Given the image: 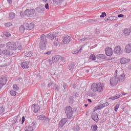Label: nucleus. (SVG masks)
<instances>
[{
    "instance_id": "1",
    "label": "nucleus",
    "mask_w": 131,
    "mask_h": 131,
    "mask_svg": "<svg viewBox=\"0 0 131 131\" xmlns=\"http://www.w3.org/2000/svg\"><path fill=\"white\" fill-rule=\"evenodd\" d=\"M105 85L103 83H99L97 84L94 83L91 85V90L94 93H102L104 91Z\"/></svg>"
},
{
    "instance_id": "2",
    "label": "nucleus",
    "mask_w": 131,
    "mask_h": 131,
    "mask_svg": "<svg viewBox=\"0 0 131 131\" xmlns=\"http://www.w3.org/2000/svg\"><path fill=\"white\" fill-rule=\"evenodd\" d=\"M40 38L41 39L39 42V47L41 50H45L47 46V36H46V35L42 34L40 36Z\"/></svg>"
},
{
    "instance_id": "3",
    "label": "nucleus",
    "mask_w": 131,
    "mask_h": 131,
    "mask_svg": "<svg viewBox=\"0 0 131 131\" xmlns=\"http://www.w3.org/2000/svg\"><path fill=\"white\" fill-rule=\"evenodd\" d=\"M65 113L67 114L68 118H71L73 116V111L70 106H67L65 109Z\"/></svg>"
},
{
    "instance_id": "4",
    "label": "nucleus",
    "mask_w": 131,
    "mask_h": 131,
    "mask_svg": "<svg viewBox=\"0 0 131 131\" xmlns=\"http://www.w3.org/2000/svg\"><path fill=\"white\" fill-rule=\"evenodd\" d=\"M6 48L8 50H11V51H15L16 50L17 46L14 42H9L6 44Z\"/></svg>"
},
{
    "instance_id": "5",
    "label": "nucleus",
    "mask_w": 131,
    "mask_h": 131,
    "mask_svg": "<svg viewBox=\"0 0 131 131\" xmlns=\"http://www.w3.org/2000/svg\"><path fill=\"white\" fill-rule=\"evenodd\" d=\"M110 85L115 86L118 83V78L117 76L113 77L110 80Z\"/></svg>"
},
{
    "instance_id": "6",
    "label": "nucleus",
    "mask_w": 131,
    "mask_h": 131,
    "mask_svg": "<svg viewBox=\"0 0 131 131\" xmlns=\"http://www.w3.org/2000/svg\"><path fill=\"white\" fill-rule=\"evenodd\" d=\"M8 78V77L6 75H3L1 77L0 79V90H2V88L4 85H6L7 83V79Z\"/></svg>"
},
{
    "instance_id": "7",
    "label": "nucleus",
    "mask_w": 131,
    "mask_h": 131,
    "mask_svg": "<svg viewBox=\"0 0 131 131\" xmlns=\"http://www.w3.org/2000/svg\"><path fill=\"white\" fill-rule=\"evenodd\" d=\"M35 13V10L33 9H27L25 11V15L27 16V17H33L34 16V13Z\"/></svg>"
},
{
    "instance_id": "8",
    "label": "nucleus",
    "mask_w": 131,
    "mask_h": 131,
    "mask_svg": "<svg viewBox=\"0 0 131 131\" xmlns=\"http://www.w3.org/2000/svg\"><path fill=\"white\" fill-rule=\"evenodd\" d=\"M106 106H109V103L105 102L104 103L100 104L99 106L95 107L94 111L95 112L97 111V110H101L103 109V108L106 107Z\"/></svg>"
},
{
    "instance_id": "9",
    "label": "nucleus",
    "mask_w": 131,
    "mask_h": 131,
    "mask_svg": "<svg viewBox=\"0 0 131 131\" xmlns=\"http://www.w3.org/2000/svg\"><path fill=\"white\" fill-rule=\"evenodd\" d=\"M31 108L35 113H37L39 111L40 107L38 104H34L32 105Z\"/></svg>"
},
{
    "instance_id": "10",
    "label": "nucleus",
    "mask_w": 131,
    "mask_h": 131,
    "mask_svg": "<svg viewBox=\"0 0 131 131\" xmlns=\"http://www.w3.org/2000/svg\"><path fill=\"white\" fill-rule=\"evenodd\" d=\"M105 54L106 56H108V57H111V56L113 55V51L112 50V48L107 47L105 49Z\"/></svg>"
},
{
    "instance_id": "11",
    "label": "nucleus",
    "mask_w": 131,
    "mask_h": 131,
    "mask_svg": "<svg viewBox=\"0 0 131 131\" xmlns=\"http://www.w3.org/2000/svg\"><path fill=\"white\" fill-rule=\"evenodd\" d=\"M29 64H30V61H24L21 63L20 66L23 69H28L29 68Z\"/></svg>"
},
{
    "instance_id": "12",
    "label": "nucleus",
    "mask_w": 131,
    "mask_h": 131,
    "mask_svg": "<svg viewBox=\"0 0 131 131\" xmlns=\"http://www.w3.org/2000/svg\"><path fill=\"white\" fill-rule=\"evenodd\" d=\"M25 26H26V30H31L34 28V24L33 23L26 24Z\"/></svg>"
},
{
    "instance_id": "13",
    "label": "nucleus",
    "mask_w": 131,
    "mask_h": 131,
    "mask_svg": "<svg viewBox=\"0 0 131 131\" xmlns=\"http://www.w3.org/2000/svg\"><path fill=\"white\" fill-rule=\"evenodd\" d=\"M72 39H71V37L69 36H66L63 39V42L64 43V45H66L67 43H69L70 41H71Z\"/></svg>"
},
{
    "instance_id": "14",
    "label": "nucleus",
    "mask_w": 131,
    "mask_h": 131,
    "mask_svg": "<svg viewBox=\"0 0 131 131\" xmlns=\"http://www.w3.org/2000/svg\"><path fill=\"white\" fill-rule=\"evenodd\" d=\"M130 61V59L128 58H122L120 59V62L121 64H126V63H128Z\"/></svg>"
},
{
    "instance_id": "15",
    "label": "nucleus",
    "mask_w": 131,
    "mask_h": 131,
    "mask_svg": "<svg viewBox=\"0 0 131 131\" xmlns=\"http://www.w3.org/2000/svg\"><path fill=\"white\" fill-rule=\"evenodd\" d=\"M114 51L115 54L116 55H120L121 54V48L119 46L115 47Z\"/></svg>"
},
{
    "instance_id": "16",
    "label": "nucleus",
    "mask_w": 131,
    "mask_h": 131,
    "mask_svg": "<svg viewBox=\"0 0 131 131\" xmlns=\"http://www.w3.org/2000/svg\"><path fill=\"white\" fill-rule=\"evenodd\" d=\"M123 33L126 36H128L131 33L130 29H125L123 31Z\"/></svg>"
},
{
    "instance_id": "17",
    "label": "nucleus",
    "mask_w": 131,
    "mask_h": 131,
    "mask_svg": "<svg viewBox=\"0 0 131 131\" xmlns=\"http://www.w3.org/2000/svg\"><path fill=\"white\" fill-rule=\"evenodd\" d=\"M60 58H61L60 56L59 55H55L52 57V61L54 63H57L59 60H60Z\"/></svg>"
},
{
    "instance_id": "18",
    "label": "nucleus",
    "mask_w": 131,
    "mask_h": 131,
    "mask_svg": "<svg viewBox=\"0 0 131 131\" xmlns=\"http://www.w3.org/2000/svg\"><path fill=\"white\" fill-rule=\"evenodd\" d=\"M66 122H67V119L64 118L61 119V121L59 122L60 126L61 127H63Z\"/></svg>"
},
{
    "instance_id": "19",
    "label": "nucleus",
    "mask_w": 131,
    "mask_h": 131,
    "mask_svg": "<svg viewBox=\"0 0 131 131\" xmlns=\"http://www.w3.org/2000/svg\"><path fill=\"white\" fill-rule=\"evenodd\" d=\"M125 51L127 54L131 53V44H128L125 47Z\"/></svg>"
},
{
    "instance_id": "20",
    "label": "nucleus",
    "mask_w": 131,
    "mask_h": 131,
    "mask_svg": "<svg viewBox=\"0 0 131 131\" xmlns=\"http://www.w3.org/2000/svg\"><path fill=\"white\" fill-rule=\"evenodd\" d=\"M46 36L47 38H48V39H51V40H53V39L56 37L55 35H54V34L51 33L48 34Z\"/></svg>"
},
{
    "instance_id": "21",
    "label": "nucleus",
    "mask_w": 131,
    "mask_h": 131,
    "mask_svg": "<svg viewBox=\"0 0 131 131\" xmlns=\"http://www.w3.org/2000/svg\"><path fill=\"white\" fill-rule=\"evenodd\" d=\"M125 80V75L124 74H122L119 78V81H120L121 82H123L124 80Z\"/></svg>"
},
{
    "instance_id": "22",
    "label": "nucleus",
    "mask_w": 131,
    "mask_h": 131,
    "mask_svg": "<svg viewBox=\"0 0 131 131\" xmlns=\"http://www.w3.org/2000/svg\"><path fill=\"white\" fill-rule=\"evenodd\" d=\"M96 59L98 60H104L105 59V54H98L96 56Z\"/></svg>"
},
{
    "instance_id": "23",
    "label": "nucleus",
    "mask_w": 131,
    "mask_h": 131,
    "mask_svg": "<svg viewBox=\"0 0 131 131\" xmlns=\"http://www.w3.org/2000/svg\"><path fill=\"white\" fill-rule=\"evenodd\" d=\"M15 16H16V14H15V13L13 12H10L9 14V17L10 20H13V19L15 18Z\"/></svg>"
},
{
    "instance_id": "24",
    "label": "nucleus",
    "mask_w": 131,
    "mask_h": 131,
    "mask_svg": "<svg viewBox=\"0 0 131 131\" xmlns=\"http://www.w3.org/2000/svg\"><path fill=\"white\" fill-rule=\"evenodd\" d=\"M92 118L93 120H94V121H96V122L99 120V118H98V114H93L92 116Z\"/></svg>"
},
{
    "instance_id": "25",
    "label": "nucleus",
    "mask_w": 131,
    "mask_h": 131,
    "mask_svg": "<svg viewBox=\"0 0 131 131\" xmlns=\"http://www.w3.org/2000/svg\"><path fill=\"white\" fill-rule=\"evenodd\" d=\"M37 118L39 120H47V117L43 115H39L38 116Z\"/></svg>"
},
{
    "instance_id": "26",
    "label": "nucleus",
    "mask_w": 131,
    "mask_h": 131,
    "mask_svg": "<svg viewBox=\"0 0 131 131\" xmlns=\"http://www.w3.org/2000/svg\"><path fill=\"white\" fill-rule=\"evenodd\" d=\"M37 12L39 13H43L45 12V8L43 7H38L37 8Z\"/></svg>"
},
{
    "instance_id": "27",
    "label": "nucleus",
    "mask_w": 131,
    "mask_h": 131,
    "mask_svg": "<svg viewBox=\"0 0 131 131\" xmlns=\"http://www.w3.org/2000/svg\"><path fill=\"white\" fill-rule=\"evenodd\" d=\"M25 30H26V27L25 25V26H21L19 27V31L21 33H23V32H24V31H25Z\"/></svg>"
},
{
    "instance_id": "28",
    "label": "nucleus",
    "mask_w": 131,
    "mask_h": 131,
    "mask_svg": "<svg viewBox=\"0 0 131 131\" xmlns=\"http://www.w3.org/2000/svg\"><path fill=\"white\" fill-rule=\"evenodd\" d=\"M25 131H33V127L31 126H28L25 128Z\"/></svg>"
},
{
    "instance_id": "29",
    "label": "nucleus",
    "mask_w": 131,
    "mask_h": 131,
    "mask_svg": "<svg viewBox=\"0 0 131 131\" xmlns=\"http://www.w3.org/2000/svg\"><path fill=\"white\" fill-rule=\"evenodd\" d=\"M17 94H18V93H17V92H16L14 90H11L10 91V94L11 95V96H12L13 97H15V96H16V95H17Z\"/></svg>"
},
{
    "instance_id": "30",
    "label": "nucleus",
    "mask_w": 131,
    "mask_h": 131,
    "mask_svg": "<svg viewBox=\"0 0 131 131\" xmlns=\"http://www.w3.org/2000/svg\"><path fill=\"white\" fill-rule=\"evenodd\" d=\"M5 114V108L4 107H0V116L4 115Z\"/></svg>"
},
{
    "instance_id": "31",
    "label": "nucleus",
    "mask_w": 131,
    "mask_h": 131,
    "mask_svg": "<svg viewBox=\"0 0 131 131\" xmlns=\"http://www.w3.org/2000/svg\"><path fill=\"white\" fill-rule=\"evenodd\" d=\"M82 48H83V47H82L79 49V50H75V51H73L72 53L75 54H78V53H81V51H82Z\"/></svg>"
},
{
    "instance_id": "32",
    "label": "nucleus",
    "mask_w": 131,
    "mask_h": 131,
    "mask_svg": "<svg viewBox=\"0 0 131 131\" xmlns=\"http://www.w3.org/2000/svg\"><path fill=\"white\" fill-rule=\"evenodd\" d=\"M90 60L95 61L97 59V57L95 56V54H91L89 57Z\"/></svg>"
},
{
    "instance_id": "33",
    "label": "nucleus",
    "mask_w": 131,
    "mask_h": 131,
    "mask_svg": "<svg viewBox=\"0 0 131 131\" xmlns=\"http://www.w3.org/2000/svg\"><path fill=\"white\" fill-rule=\"evenodd\" d=\"M25 57H28V58H30L32 56V53L31 52H29L25 53Z\"/></svg>"
},
{
    "instance_id": "34",
    "label": "nucleus",
    "mask_w": 131,
    "mask_h": 131,
    "mask_svg": "<svg viewBox=\"0 0 131 131\" xmlns=\"http://www.w3.org/2000/svg\"><path fill=\"white\" fill-rule=\"evenodd\" d=\"M73 129L74 130H77V131H79V126H78V125L77 124H75L74 127H73Z\"/></svg>"
},
{
    "instance_id": "35",
    "label": "nucleus",
    "mask_w": 131,
    "mask_h": 131,
    "mask_svg": "<svg viewBox=\"0 0 131 131\" xmlns=\"http://www.w3.org/2000/svg\"><path fill=\"white\" fill-rule=\"evenodd\" d=\"M68 69H69V70H72L73 69H74V64L71 63L68 66Z\"/></svg>"
},
{
    "instance_id": "36",
    "label": "nucleus",
    "mask_w": 131,
    "mask_h": 131,
    "mask_svg": "<svg viewBox=\"0 0 131 131\" xmlns=\"http://www.w3.org/2000/svg\"><path fill=\"white\" fill-rule=\"evenodd\" d=\"M53 43L55 47H58V45H59V41L58 40V38H56L55 39V41Z\"/></svg>"
},
{
    "instance_id": "37",
    "label": "nucleus",
    "mask_w": 131,
    "mask_h": 131,
    "mask_svg": "<svg viewBox=\"0 0 131 131\" xmlns=\"http://www.w3.org/2000/svg\"><path fill=\"white\" fill-rule=\"evenodd\" d=\"M2 53L4 54V55H10V51L7 50H3L2 51Z\"/></svg>"
},
{
    "instance_id": "38",
    "label": "nucleus",
    "mask_w": 131,
    "mask_h": 131,
    "mask_svg": "<svg viewBox=\"0 0 131 131\" xmlns=\"http://www.w3.org/2000/svg\"><path fill=\"white\" fill-rule=\"evenodd\" d=\"M91 128H92L93 131L98 130V126L97 125L92 126Z\"/></svg>"
},
{
    "instance_id": "39",
    "label": "nucleus",
    "mask_w": 131,
    "mask_h": 131,
    "mask_svg": "<svg viewBox=\"0 0 131 131\" xmlns=\"http://www.w3.org/2000/svg\"><path fill=\"white\" fill-rule=\"evenodd\" d=\"M13 89L14 91H19V87L16 84L13 85Z\"/></svg>"
},
{
    "instance_id": "40",
    "label": "nucleus",
    "mask_w": 131,
    "mask_h": 131,
    "mask_svg": "<svg viewBox=\"0 0 131 131\" xmlns=\"http://www.w3.org/2000/svg\"><path fill=\"white\" fill-rule=\"evenodd\" d=\"M4 35L5 36H6V37H10V36H11V34L8 32H6L4 33Z\"/></svg>"
},
{
    "instance_id": "41",
    "label": "nucleus",
    "mask_w": 131,
    "mask_h": 131,
    "mask_svg": "<svg viewBox=\"0 0 131 131\" xmlns=\"http://www.w3.org/2000/svg\"><path fill=\"white\" fill-rule=\"evenodd\" d=\"M118 108H119V104H117L115 106V111H116V112H117Z\"/></svg>"
},
{
    "instance_id": "42",
    "label": "nucleus",
    "mask_w": 131,
    "mask_h": 131,
    "mask_svg": "<svg viewBox=\"0 0 131 131\" xmlns=\"http://www.w3.org/2000/svg\"><path fill=\"white\" fill-rule=\"evenodd\" d=\"M120 97H121V96H120V95H119V96H115L112 97V99L113 100H116V99H118L119 98H120Z\"/></svg>"
},
{
    "instance_id": "43",
    "label": "nucleus",
    "mask_w": 131,
    "mask_h": 131,
    "mask_svg": "<svg viewBox=\"0 0 131 131\" xmlns=\"http://www.w3.org/2000/svg\"><path fill=\"white\" fill-rule=\"evenodd\" d=\"M31 127H33V128H34V127H36V122H33L32 123V124H31Z\"/></svg>"
},
{
    "instance_id": "44",
    "label": "nucleus",
    "mask_w": 131,
    "mask_h": 131,
    "mask_svg": "<svg viewBox=\"0 0 131 131\" xmlns=\"http://www.w3.org/2000/svg\"><path fill=\"white\" fill-rule=\"evenodd\" d=\"M103 17H106V13L105 12H102L101 13V15H100V18H103Z\"/></svg>"
},
{
    "instance_id": "45",
    "label": "nucleus",
    "mask_w": 131,
    "mask_h": 131,
    "mask_svg": "<svg viewBox=\"0 0 131 131\" xmlns=\"http://www.w3.org/2000/svg\"><path fill=\"white\" fill-rule=\"evenodd\" d=\"M45 9H46L47 10H49L50 7H49V4H48V3L46 4L45 6Z\"/></svg>"
},
{
    "instance_id": "46",
    "label": "nucleus",
    "mask_w": 131,
    "mask_h": 131,
    "mask_svg": "<svg viewBox=\"0 0 131 131\" xmlns=\"http://www.w3.org/2000/svg\"><path fill=\"white\" fill-rule=\"evenodd\" d=\"M61 61H62L63 62V63H64V62H65V61H66V59H65V58L63 57H61L60 58V59Z\"/></svg>"
},
{
    "instance_id": "47",
    "label": "nucleus",
    "mask_w": 131,
    "mask_h": 131,
    "mask_svg": "<svg viewBox=\"0 0 131 131\" xmlns=\"http://www.w3.org/2000/svg\"><path fill=\"white\" fill-rule=\"evenodd\" d=\"M5 26H6V27H9V26H11V25H12V24H11V23H7L5 24Z\"/></svg>"
},
{
    "instance_id": "48",
    "label": "nucleus",
    "mask_w": 131,
    "mask_h": 131,
    "mask_svg": "<svg viewBox=\"0 0 131 131\" xmlns=\"http://www.w3.org/2000/svg\"><path fill=\"white\" fill-rule=\"evenodd\" d=\"M52 54V51H48L46 53H44V55H51Z\"/></svg>"
},
{
    "instance_id": "49",
    "label": "nucleus",
    "mask_w": 131,
    "mask_h": 131,
    "mask_svg": "<svg viewBox=\"0 0 131 131\" xmlns=\"http://www.w3.org/2000/svg\"><path fill=\"white\" fill-rule=\"evenodd\" d=\"M79 40L81 41H84V40H85V37L80 38Z\"/></svg>"
},
{
    "instance_id": "50",
    "label": "nucleus",
    "mask_w": 131,
    "mask_h": 131,
    "mask_svg": "<svg viewBox=\"0 0 131 131\" xmlns=\"http://www.w3.org/2000/svg\"><path fill=\"white\" fill-rule=\"evenodd\" d=\"M25 122V117L23 116L22 117L21 122L22 123H24Z\"/></svg>"
},
{
    "instance_id": "51",
    "label": "nucleus",
    "mask_w": 131,
    "mask_h": 131,
    "mask_svg": "<svg viewBox=\"0 0 131 131\" xmlns=\"http://www.w3.org/2000/svg\"><path fill=\"white\" fill-rule=\"evenodd\" d=\"M124 15L123 14H119L118 15V18H122V17H124Z\"/></svg>"
},
{
    "instance_id": "52",
    "label": "nucleus",
    "mask_w": 131,
    "mask_h": 131,
    "mask_svg": "<svg viewBox=\"0 0 131 131\" xmlns=\"http://www.w3.org/2000/svg\"><path fill=\"white\" fill-rule=\"evenodd\" d=\"M5 45L4 44H0V48H4Z\"/></svg>"
},
{
    "instance_id": "53",
    "label": "nucleus",
    "mask_w": 131,
    "mask_h": 131,
    "mask_svg": "<svg viewBox=\"0 0 131 131\" xmlns=\"http://www.w3.org/2000/svg\"><path fill=\"white\" fill-rule=\"evenodd\" d=\"M118 72V71L117 70L115 71V75H116L115 76H117V73Z\"/></svg>"
},
{
    "instance_id": "54",
    "label": "nucleus",
    "mask_w": 131,
    "mask_h": 131,
    "mask_svg": "<svg viewBox=\"0 0 131 131\" xmlns=\"http://www.w3.org/2000/svg\"><path fill=\"white\" fill-rule=\"evenodd\" d=\"M114 18H115L114 16H111V17H110V19L111 20H113V19H114Z\"/></svg>"
},
{
    "instance_id": "55",
    "label": "nucleus",
    "mask_w": 131,
    "mask_h": 131,
    "mask_svg": "<svg viewBox=\"0 0 131 131\" xmlns=\"http://www.w3.org/2000/svg\"><path fill=\"white\" fill-rule=\"evenodd\" d=\"M7 2L9 4H12V0H7Z\"/></svg>"
},
{
    "instance_id": "56",
    "label": "nucleus",
    "mask_w": 131,
    "mask_h": 131,
    "mask_svg": "<svg viewBox=\"0 0 131 131\" xmlns=\"http://www.w3.org/2000/svg\"><path fill=\"white\" fill-rule=\"evenodd\" d=\"M18 50H22V47L21 46H19L18 47Z\"/></svg>"
},
{
    "instance_id": "57",
    "label": "nucleus",
    "mask_w": 131,
    "mask_h": 131,
    "mask_svg": "<svg viewBox=\"0 0 131 131\" xmlns=\"http://www.w3.org/2000/svg\"><path fill=\"white\" fill-rule=\"evenodd\" d=\"M52 85V83H49V84H48V87H50V86H51Z\"/></svg>"
},
{
    "instance_id": "58",
    "label": "nucleus",
    "mask_w": 131,
    "mask_h": 131,
    "mask_svg": "<svg viewBox=\"0 0 131 131\" xmlns=\"http://www.w3.org/2000/svg\"><path fill=\"white\" fill-rule=\"evenodd\" d=\"M88 102H90V103H92V99H88Z\"/></svg>"
},
{
    "instance_id": "59",
    "label": "nucleus",
    "mask_w": 131,
    "mask_h": 131,
    "mask_svg": "<svg viewBox=\"0 0 131 131\" xmlns=\"http://www.w3.org/2000/svg\"><path fill=\"white\" fill-rule=\"evenodd\" d=\"M63 88L64 89H66L67 88V86H66V85H63Z\"/></svg>"
},
{
    "instance_id": "60",
    "label": "nucleus",
    "mask_w": 131,
    "mask_h": 131,
    "mask_svg": "<svg viewBox=\"0 0 131 131\" xmlns=\"http://www.w3.org/2000/svg\"><path fill=\"white\" fill-rule=\"evenodd\" d=\"M3 51H2V50L0 49V55L2 54Z\"/></svg>"
},
{
    "instance_id": "61",
    "label": "nucleus",
    "mask_w": 131,
    "mask_h": 131,
    "mask_svg": "<svg viewBox=\"0 0 131 131\" xmlns=\"http://www.w3.org/2000/svg\"><path fill=\"white\" fill-rule=\"evenodd\" d=\"M86 72L87 73H89V72H90V70H87L86 71Z\"/></svg>"
},
{
    "instance_id": "62",
    "label": "nucleus",
    "mask_w": 131,
    "mask_h": 131,
    "mask_svg": "<svg viewBox=\"0 0 131 131\" xmlns=\"http://www.w3.org/2000/svg\"><path fill=\"white\" fill-rule=\"evenodd\" d=\"M122 95H126V93H125L124 92L122 93Z\"/></svg>"
},
{
    "instance_id": "63",
    "label": "nucleus",
    "mask_w": 131,
    "mask_h": 131,
    "mask_svg": "<svg viewBox=\"0 0 131 131\" xmlns=\"http://www.w3.org/2000/svg\"><path fill=\"white\" fill-rule=\"evenodd\" d=\"M43 2H45V3H47L48 2V0H42Z\"/></svg>"
},
{
    "instance_id": "64",
    "label": "nucleus",
    "mask_w": 131,
    "mask_h": 131,
    "mask_svg": "<svg viewBox=\"0 0 131 131\" xmlns=\"http://www.w3.org/2000/svg\"><path fill=\"white\" fill-rule=\"evenodd\" d=\"M22 80H23L22 78H19V81H22Z\"/></svg>"
}]
</instances>
